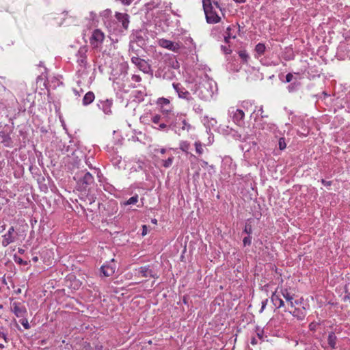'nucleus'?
<instances>
[{
	"label": "nucleus",
	"instance_id": "obj_1",
	"mask_svg": "<svg viewBox=\"0 0 350 350\" xmlns=\"http://www.w3.org/2000/svg\"><path fill=\"white\" fill-rule=\"evenodd\" d=\"M216 83L210 79L207 75H204L199 81H196L194 94L203 100H208L213 98L216 91Z\"/></svg>",
	"mask_w": 350,
	"mask_h": 350
},
{
	"label": "nucleus",
	"instance_id": "obj_2",
	"mask_svg": "<svg viewBox=\"0 0 350 350\" xmlns=\"http://www.w3.org/2000/svg\"><path fill=\"white\" fill-rule=\"evenodd\" d=\"M88 49L86 46H81L76 53L77 71V75L79 77L84 79L89 73L90 65L88 63L87 53Z\"/></svg>",
	"mask_w": 350,
	"mask_h": 350
},
{
	"label": "nucleus",
	"instance_id": "obj_3",
	"mask_svg": "<svg viewBox=\"0 0 350 350\" xmlns=\"http://www.w3.org/2000/svg\"><path fill=\"white\" fill-rule=\"evenodd\" d=\"M168 127L178 135H180L184 131L189 132L193 129L187 122L184 114H177L170 120Z\"/></svg>",
	"mask_w": 350,
	"mask_h": 350
},
{
	"label": "nucleus",
	"instance_id": "obj_4",
	"mask_svg": "<svg viewBox=\"0 0 350 350\" xmlns=\"http://www.w3.org/2000/svg\"><path fill=\"white\" fill-rule=\"evenodd\" d=\"M202 6L208 23L215 24L220 21L221 18L215 11V8L221 10L217 2L212 3L211 0H202Z\"/></svg>",
	"mask_w": 350,
	"mask_h": 350
},
{
	"label": "nucleus",
	"instance_id": "obj_5",
	"mask_svg": "<svg viewBox=\"0 0 350 350\" xmlns=\"http://www.w3.org/2000/svg\"><path fill=\"white\" fill-rule=\"evenodd\" d=\"M74 179L77 182V187L81 190L84 191L94 182L93 176L89 172L86 171H82L76 174L74 176Z\"/></svg>",
	"mask_w": 350,
	"mask_h": 350
},
{
	"label": "nucleus",
	"instance_id": "obj_6",
	"mask_svg": "<svg viewBox=\"0 0 350 350\" xmlns=\"http://www.w3.org/2000/svg\"><path fill=\"white\" fill-rule=\"evenodd\" d=\"M170 117L165 115L155 114L151 117V121L154 124L153 127L160 131H165L169 129Z\"/></svg>",
	"mask_w": 350,
	"mask_h": 350
},
{
	"label": "nucleus",
	"instance_id": "obj_7",
	"mask_svg": "<svg viewBox=\"0 0 350 350\" xmlns=\"http://www.w3.org/2000/svg\"><path fill=\"white\" fill-rule=\"evenodd\" d=\"M172 86L180 98L186 100L189 104H193V98L191 96L190 92L187 91L182 84L179 83H173Z\"/></svg>",
	"mask_w": 350,
	"mask_h": 350
},
{
	"label": "nucleus",
	"instance_id": "obj_8",
	"mask_svg": "<svg viewBox=\"0 0 350 350\" xmlns=\"http://www.w3.org/2000/svg\"><path fill=\"white\" fill-rule=\"evenodd\" d=\"M18 234L16 232H15V229L14 226H11L9 228L8 232L2 236V241L1 245L3 247H5L8 245L16 242L18 239Z\"/></svg>",
	"mask_w": 350,
	"mask_h": 350
},
{
	"label": "nucleus",
	"instance_id": "obj_9",
	"mask_svg": "<svg viewBox=\"0 0 350 350\" xmlns=\"http://www.w3.org/2000/svg\"><path fill=\"white\" fill-rule=\"evenodd\" d=\"M229 114L232 121L238 126H243L245 124V113L243 110L232 107L229 110Z\"/></svg>",
	"mask_w": 350,
	"mask_h": 350
},
{
	"label": "nucleus",
	"instance_id": "obj_10",
	"mask_svg": "<svg viewBox=\"0 0 350 350\" xmlns=\"http://www.w3.org/2000/svg\"><path fill=\"white\" fill-rule=\"evenodd\" d=\"M11 311L18 318L25 317L27 314V310L25 306L21 302L14 301L11 304Z\"/></svg>",
	"mask_w": 350,
	"mask_h": 350
},
{
	"label": "nucleus",
	"instance_id": "obj_11",
	"mask_svg": "<svg viewBox=\"0 0 350 350\" xmlns=\"http://www.w3.org/2000/svg\"><path fill=\"white\" fill-rule=\"evenodd\" d=\"M104 38V33L100 29H95L90 38V43L94 47H98L103 43Z\"/></svg>",
	"mask_w": 350,
	"mask_h": 350
},
{
	"label": "nucleus",
	"instance_id": "obj_12",
	"mask_svg": "<svg viewBox=\"0 0 350 350\" xmlns=\"http://www.w3.org/2000/svg\"><path fill=\"white\" fill-rule=\"evenodd\" d=\"M158 42L160 46L169 49L173 52H178L180 48L178 43L173 42L166 39H160Z\"/></svg>",
	"mask_w": 350,
	"mask_h": 350
},
{
	"label": "nucleus",
	"instance_id": "obj_13",
	"mask_svg": "<svg viewBox=\"0 0 350 350\" xmlns=\"http://www.w3.org/2000/svg\"><path fill=\"white\" fill-rule=\"evenodd\" d=\"M100 269L104 276H111L115 273L116 269V265L114 263V260L112 259L110 262L103 265Z\"/></svg>",
	"mask_w": 350,
	"mask_h": 350
},
{
	"label": "nucleus",
	"instance_id": "obj_14",
	"mask_svg": "<svg viewBox=\"0 0 350 350\" xmlns=\"http://www.w3.org/2000/svg\"><path fill=\"white\" fill-rule=\"evenodd\" d=\"M138 273L142 275V276L147 278L150 277L153 278H157V273L153 270L150 265H146L139 268Z\"/></svg>",
	"mask_w": 350,
	"mask_h": 350
},
{
	"label": "nucleus",
	"instance_id": "obj_15",
	"mask_svg": "<svg viewBox=\"0 0 350 350\" xmlns=\"http://www.w3.org/2000/svg\"><path fill=\"white\" fill-rule=\"evenodd\" d=\"M113 100L111 99H106L105 100H99L97 105L105 114L110 115L112 112L111 107Z\"/></svg>",
	"mask_w": 350,
	"mask_h": 350
},
{
	"label": "nucleus",
	"instance_id": "obj_16",
	"mask_svg": "<svg viewBox=\"0 0 350 350\" xmlns=\"http://www.w3.org/2000/svg\"><path fill=\"white\" fill-rule=\"evenodd\" d=\"M239 28V26L237 27L236 25H232L227 27L226 35L224 36V40L226 43L229 42L230 39L236 38Z\"/></svg>",
	"mask_w": 350,
	"mask_h": 350
},
{
	"label": "nucleus",
	"instance_id": "obj_17",
	"mask_svg": "<svg viewBox=\"0 0 350 350\" xmlns=\"http://www.w3.org/2000/svg\"><path fill=\"white\" fill-rule=\"evenodd\" d=\"M281 295L286 299V301L288 303V305L291 308H294L295 304H298V301H293L294 295H291L287 288H281L280 289Z\"/></svg>",
	"mask_w": 350,
	"mask_h": 350
},
{
	"label": "nucleus",
	"instance_id": "obj_18",
	"mask_svg": "<svg viewBox=\"0 0 350 350\" xmlns=\"http://www.w3.org/2000/svg\"><path fill=\"white\" fill-rule=\"evenodd\" d=\"M116 18L119 23H121L124 30H126L129 24V16L126 13L116 12Z\"/></svg>",
	"mask_w": 350,
	"mask_h": 350
},
{
	"label": "nucleus",
	"instance_id": "obj_19",
	"mask_svg": "<svg viewBox=\"0 0 350 350\" xmlns=\"http://www.w3.org/2000/svg\"><path fill=\"white\" fill-rule=\"evenodd\" d=\"M271 301L276 308H280L284 306V302L281 299L280 295L275 291L271 297Z\"/></svg>",
	"mask_w": 350,
	"mask_h": 350
},
{
	"label": "nucleus",
	"instance_id": "obj_20",
	"mask_svg": "<svg viewBox=\"0 0 350 350\" xmlns=\"http://www.w3.org/2000/svg\"><path fill=\"white\" fill-rule=\"evenodd\" d=\"M289 313L291 314L294 317L297 318L298 320H303L306 315L304 307L302 308H295L293 310L289 311Z\"/></svg>",
	"mask_w": 350,
	"mask_h": 350
},
{
	"label": "nucleus",
	"instance_id": "obj_21",
	"mask_svg": "<svg viewBox=\"0 0 350 350\" xmlns=\"http://www.w3.org/2000/svg\"><path fill=\"white\" fill-rule=\"evenodd\" d=\"M94 98H95V95H94V92L90 91L84 95V96L83 98L82 103L84 106H87V105L91 104L94 101Z\"/></svg>",
	"mask_w": 350,
	"mask_h": 350
},
{
	"label": "nucleus",
	"instance_id": "obj_22",
	"mask_svg": "<svg viewBox=\"0 0 350 350\" xmlns=\"http://www.w3.org/2000/svg\"><path fill=\"white\" fill-rule=\"evenodd\" d=\"M140 70L144 73H149L151 71L150 64L144 59H142L137 67Z\"/></svg>",
	"mask_w": 350,
	"mask_h": 350
},
{
	"label": "nucleus",
	"instance_id": "obj_23",
	"mask_svg": "<svg viewBox=\"0 0 350 350\" xmlns=\"http://www.w3.org/2000/svg\"><path fill=\"white\" fill-rule=\"evenodd\" d=\"M336 341H337V337H336V334L334 332H330L328 334L327 342L332 349H334L336 348Z\"/></svg>",
	"mask_w": 350,
	"mask_h": 350
},
{
	"label": "nucleus",
	"instance_id": "obj_24",
	"mask_svg": "<svg viewBox=\"0 0 350 350\" xmlns=\"http://www.w3.org/2000/svg\"><path fill=\"white\" fill-rule=\"evenodd\" d=\"M161 111L163 113V115H165V116H170V120L175 116V115L172 112V107L171 105L168 106V107H166V106H164L163 107H161Z\"/></svg>",
	"mask_w": 350,
	"mask_h": 350
},
{
	"label": "nucleus",
	"instance_id": "obj_25",
	"mask_svg": "<svg viewBox=\"0 0 350 350\" xmlns=\"http://www.w3.org/2000/svg\"><path fill=\"white\" fill-rule=\"evenodd\" d=\"M179 148L186 153H188V150L190 148V143L187 141H180L179 143Z\"/></svg>",
	"mask_w": 350,
	"mask_h": 350
},
{
	"label": "nucleus",
	"instance_id": "obj_26",
	"mask_svg": "<svg viewBox=\"0 0 350 350\" xmlns=\"http://www.w3.org/2000/svg\"><path fill=\"white\" fill-rule=\"evenodd\" d=\"M265 49L266 46L262 43H258L255 47V51L259 55H262L265 53Z\"/></svg>",
	"mask_w": 350,
	"mask_h": 350
},
{
	"label": "nucleus",
	"instance_id": "obj_27",
	"mask_svg": "<svg viewBox=\"0 0 350 350\" xmlns=\"http://www.w3.org/2000/svg\"><path fill=\"white\" fill-rule=\"evenodd\" d=\"M174 156L170 155V156L167 158V159L162 160V162H163V166L165 168H168V167H170L172 165V163H173V161H174Z\"/></svg>",
	"mask_w": 350,
	"mask_h": 350
},
{
	"label": "nucleus",
	"instance_id": "obj_28",
	"mask_svg": "<svg viewBox=\"0 0 350 350\" xmlns=\"http://www.w3.org/2000/svg\"><path fill=\"white\" fill-rule=\"evenodd\" d=\"M238 53H239V56L243 60V62L244 63H247L250 58V56H249L248 53L246 52V51H245V50L239 51Z\"/></svg>",
	"mask_w": 350,
	"mask_h": 350
},
{
	"label": "nucleus",
	"instance_id": "obj_29",
	"mask_svg": "<svg viewBox=\"0 0 350 350\" xmlns=\"http://www.w3.org/2000/svg\"><path fill=\"white\" fill-rule=\"evenodd\" d=\"M194 146L197 154H202L204 152L203 145L200 141L196 142Z\"/></svg>",
	"mask_w": 350,
	"mask_h": 350
},
{
	"label": "nucleus",
	"instance_id": "obj_30",
	"mask_svg": "<svg viewBox=\"0 0 350 350\" xmlns=\"http://www.w3.org/2000/svg\"><path fill=\"white\" fill-rule=\"evenodd\" d=\"M157 105H160L161 107L164 106L168 107L170 105V100L165 98H159L157 100Z\"/></svg>",
	"mask_w": 350,
	"mask_h": 350
},
{
	"label": "nucleus",
	"instance_id": "obj_31",
	"mask_svg": "<svg viewBox=\"0 0 350 350\" xmlns=\"http://www.w3.org/2000/svg\"><path fill=\"white\" fill-rule=\"evenodd\" d=\"M138 202V196L135 195L134 196L131 197L128 200L124 202V205H131L135 204Z\"/></svg>",
	"mask_w": 350,
	"mask_h": 350
},
{
	"label": "nucleus",
	"instance_id": "obj_32",
	"mask_svg": "<svg viewBox=\"0 0 350 350\" xmlns=\"http://www.w3.org/2000/svg\"><path fill=\"white\" fill-rule=\"evenodd\" d=\"M253 113H256V116H260L262 118L268 117L267 115L264 114L262 105H260L257 110L254 109Z\"/></svg>",
	"mask_w": 350,
	"mask_h": 350
},
{
	"label": "nucleus",
	"instance_id": "obj_33",
	"mask_svg": "<svg viewBox=\"0 0 350 350\" xmlns=\"http://www.w3.org/2000/svg\"><path fill=\"white\" fill-rule=\"evenodd\" d=\"M193 106V109L197 113H202V108L200 105H198L196 103H194V100L193 101V104H190Z\"/></svg>",
	"mask_w": 350,
	"mask_h": 350
},
{
	"label": "nucleus",
	"instance_id": "obj_34",
	"mask_svg": "<svg viewBox=\"0 0 350 350\" xmlns=\"http://www.w3.org/2000/svg\"><path fill=\"white\" fill-rule=\"evenodd\" d=\"M298 86H299L298 83H293L288 85L287 89L289 92H293L297 90Z\"/></svg>",
	"mask_w": 350,
	"mask_h": 350
},
{
	"label": "nucleus",
	"instance_id": "obj_35",
	"mask_svg": "<svg viewBox=\"0 0 350 350\" xmlns=\"http://www.w3.org/2000/svg\"><path fill=\"white\" fill-rule=\"evenodd\" d=\"M278 146H279V148L280 150H283L286 148V144L285 142V139L284 137H280L279 139V142H278Z\"/></svg>",
	"mask_w": 350,
	"mask_h": 350
},
{
	"label": "nucleus",
	"instance_id": "obj_36",
	"mask_svg": "<svg viewBox=\"0 0 350 350\" xmlns=\"http://www.w3.org/2000/svg\"><path fill=\"white\" fill-rule=\"evenodd\" d=\"M3 139L2 141V143H3L5 146H10L11 142L10 137L8 135H5V133L3 134Z\"/></svg>",
	"mask_w": 350,
	"mask_h": 350
},
{
	"label": "nucleus",
	"instance_id": "obj_37",
	"mask_svg": "<svg viewBox=\"0 0 350 350\" xmlns=\"http://www.w3.org/2000/svg\"><path fill=\"white\" fill-rule=\"evenodd\" d=\"M243 232L246 233L248 236H251L252 233V227L250 224H246L243 229Z\"/></svg>",
	"mask_w": 350,
	"mask_h": 350
},
{
	"label": "nucleus",
	"instance_id": "obj_38",
	"mask_svg": "<svg viewBox=\"0 0 350 350\" xmlns=\"http://www.w3.org/2000/svg\"><path fill=\"white\" fill-rule=\"evenodd\" d=\"M252 236H247L243 239V243L244 246H250L252 244Z\"/></svg>",
	"mask_w": 350,
	"mask_h": 350
},
{
	"label": "nucleus",
	"instance_id": "obj_39",
	"mask_svg": "<svg viewBox=\"0 0 350 350\" xmlns=\"http://www.w3.org/2000/svg\"><path fill=\"white\" fill-rule=\"evenodd\" d=\"M20 322L26 329L30 328L28 320L26 318L23 317L22 319L20 320Z\"/></svg>",
	"mask_w": 350,
	"mask_h": 350
},
{
	"label": "nucleus",
	"instance_id": "obj_40",
	"mask_svg": "<svg viewBox=\"0 0 350 350\" xmlns=\"http://www.w3.org/2000/svg\"><path fill=\"white\" fill-rule=\"evenodd\" d=\"M0 338H3L5 342H8L9 340L7 336V334L3 332V327L0 328Z\"/></svg>",
	"mask_w": 350,
	"mask_h": 350
},
{
	"label": "nucleus",
	"instance_id": "obj_41",
	"mask_svg": "<svg viewBox=\"0 0 350 350\" xmlns=\"http://www.w3.org/2000/svg\"><path fill=\"white\" fill-rule=\"evenodd\" d=\"M142 59L138 57H133L131 58V62L135 64L137 67H138L139 64L142 61Z\"/></svg>",
	"mask_w": 350,
	"mask_h": 350
},
{
	"label": "nucleus",
	"instance_id": "obj_42",
	"mask_svg": "<svg viewBox=\"0 0 350 350\" xmlns=\"http://www.w3.org/2000/svg\"><path fill=\"white\" fill-rule=\"evenodd\" d=\"M135 98H138L139 100H143V97L144 95L143 92H142L141 91H135Z\"/></svg>",
	"mask_w": 350,
	"mask_h": 350
},
{
	"label": "nucleus",
	"instance_id": "obj_43",
	"mask_svg": "<svg viewBox=\"0 0 350 350\" xmlns=\"http://www.w3.org/2000/svg\"><path fill=\"white\" fill-rule=\"evenodd\" d=\"M267 302H268V299H265V300H263L261 302V308L260 310V313H262L263 312V310H265V308H266Z\"/></svg>",
	"mask_w": 350,
	"mask_h": 350
},
{
	"label": "nucleus",
	"instance_id": "obj_44",
	"mask_svg": "<svg viewBox=\"0 0 350 350\" xmlns=\"http://www.w3.org/2000/svg\"><path fill=\"white\" fill-rule=\"evenodd\" d=\"M321 183L325 186V187H329L332 185V182L329 180H325L324 179L321 180Z\"/></svg>",
	"mask_w": 350,
	"mask_h": 350
},
{
	"label": "nucleus",
	"instance_id": "obj_45",
	"mask_svg": "<svg viewBox=\"0 0 350 350\" xmlns=\"http://www.w3.org/2000/svg\"><path fill=\"white\" fill-rule=\"evenodd\" d=\"M221 50L224 52L226 54H230L232 51L229 47L221 46Z\"/></svg>",
	"mask_w": 350,
	"mask_h": 350
},
{
	"label": "nucleus",
	"instance_id": "obj_46",
	"mask_svg": "<svg viewBox=\"0 0 350 350\" xmlns=\"http://www.w3.org/2000/svg\"><path fill=\"white\" fill-rule=\"evenodd\" d=\"M293 74L292 73H288L286 75V83L291 82L293 80Z\"/></svg>",
	"mask_w": 350,
	"mask_h": 350
},
{
	"label": "nucleus",
	"instance_id": "obj_47",
	"mask_svg": "<svg viewBox=\"0 0 350 350\" xmlns=\"http://www.w3.org/2000/svg\"><path fill=\"white\" fill-rule=\"evenodd\" d=\"M132 80L135 82H140L142 80V78L139 75H133L132 76Z\"/></svg>",
	"mask_w": 350,
	"mask_h": 350
},
{
	"label": "nucleus",
	"instance_id": "obj_48",
	"mask_svg": "<svg viewBox=\"0 0 350 350\" xmlns=\"http://www.w3.org/2000/svg\"><path fill=\"white\" fill-rule=\"evenodd\" d=\"M232 163V159L230 157H226L223 160V165H230Z\"/></svg>",
	"mask_w": 350,
	"mask_h": 350
},
{
	"label": "nucleus",
	"instance_id": "obj_49",
	"mask_svg": "<svg viewBox=\"0 0 350 350\" xmlns=\"http://www.w3.org/2000/svg\"><path fill=\"white\" fill-rule=\"evenodd\" d=\"M73 92L75 96L79 97L81 96V94L83 92V90L81 88L80 90H77V89H73Z\"/></svg>",
	"mask_w": 350,
	"mask_h": 350
},
{
	"label": "nucleus",
	"instance_id": "obj_50",
	"mask_svg": "<svg viewBox=\"0 0 350 350\" xmlns=\"http://www.w3.org/2000/svg\"><path fill=\"white\" fill-rule=\"evenodd\" d=\"M257 336L260 340H262L263 338V330H258Z\"/></svg>",
	"mask_w": 350,
	"mask_h": 350
},
{
	"label": "nucleus",
	"instance_id": "obj_51",
	"mask_svg": "<svg viewBox=\"0 0 350 350\" xmlns=\"http://www.w3.org/2000/svg\"><path fill=\"white\" fill-rule=\"evenodd\" d=\"M124 5H129L131 3V0H120Z\"/></svg>",
	"mask_w": 350,
	"mask_h": 350
},
{
	"label": "nucleus",
	"instance_id": "obj_52",
	"mask_svg": "<svg viewBox=\"0 0 350 350\" xmlns=\"http://www.w3.org/2000/svg\"><path fill=\"white\" fill-rule=\"evenodd\" d=\"M142 234L143 236H145L147 234V227L145 225L143 226V230Z\"/></svg>",
	"mask_w": 350,
	"mask_h": 350
},
{
	"label": "nucleus",
	"instance_id": "obj_53",
	"mask_svg": "<svg viewBox=\"0 0 350 350\" xmlns=\"http://www.w3.org/2000/svg\"><path fill=\"white\" fill-rule=\"evenodd\" d=\"M154 151L155 152H159L161 154H164V153L166 152V149L165 148H161V149L155 150Z\"/></svg>",
	"mask_w": 350,
	"mask_h": 350
},
{
	"label": "nucleus",
	"instance_id": "obj_54",
	"mask_svg": "<svg viewBox=\"0 0 350 350\" xmlns=\"http://www.w3.org/2000/svg\"><path fill=\"white\" fill-rule=\"evenodd\" d=\"M90 16H91V19H92V21H94V20H95V18H96V13H94V12H90Z\"/></svg>",
	"mask_w": 350,
	"mask_h": 350
},
{
	"label": "nucleus",
	"instance_id": "obj_55",
	"mask_svg": "<svg viewBox=\"0 0 350 350\" xmlns=\"http://www.w3.org/2000/svg\"><path fill=\"white\" fill-rule=\"evenodd\" d=\"M236 3H245L246 1V0H234Z\"/></svg>",
	"mask_w": 350,
	"mask_h": 350
},
{
	"label": "nucleus",
	"instance_id": "obj_56",
	"mask_svg": "<svg viewBox=\"0 0 350 350\" xmlns=\"http://www.w3.org/2000/svg\"><path fill=\"white\" fill-rule=\"evenodd\" d=\"M251 343H252V345H255V344H256V343H257V340H256V339L255 338H253L252 339V340H251Z\"/></svg>",
	"mask_w": 350,
	"mask_h": 350
},
{
	"label": "nucleus",
	"instance_id": "obj_57",
	"mask_svg": "<svg viewBox=\"0 0 350 350\" xmlns=\"http://www.w3.org/2000/svg\"><path fill=\"white\" fill-rule=\"evenodd\" d=\"M18 252H19V253H21V254H23L24 250H22V249H19V250H18Z\"/></svg>",
	"mask_w": 350,
	"mask_h": 350
},
{
	"label": "nucleus",
	"instance_id": "obj_58",
	"mask_svg": "<svg viewBox=\"0 0 350 350\" xmlns=\"http://www.w3.org/2000/svg\"><path fill=\"white\" fill-rule=\"evenodd\" d=\"M5 347L4 345L0 344V348L3 349Z\"/></svg>",
	"mask_w": 350,
	"mask_h": 350
},
{
	"label": "nucleus",
	"instance_id": "obj_59",
	"mask_svg": "<svg viewBox=\"0 0 350 350\" xmlns=\"http://www.w3.org/2000/svg\"><path fill=\"white\" fill-rule=\"evenodd\" d=\"M33 260L34 261H37V260H38V258H37V257H34V258H33Z\"/></svg>",
	"mask_w": 350,
	"mask_h": 350
},
{
	"label": "nucleus",
	"instance_id": "obj_60",
	"mask_svg": "<svg viewBox=\"0 0 350 350\" xmlns=\"http://www.w3.org/2000/svg\"><path fill=\"white\" fill-rule=\"evenodd\" d=\"M241 138V135H237V139H240Z\"/></svg>",
	"mask_w": 350,
	"mask_h": 350
},
{
	"label": "nucleus",
	"instance_id": "obj_61",
	"mask_svg": "<svg viewBox=\"0 0 350 350\" xmlns=\"http://www.w3.org/2000/svg\"><path fill=\"white\" fill-rule=\"evenodd\" d=\"M86 164H88V167H90V163L86 162Z\"/></svg>",
	"mask_w": 350,
	"mask_h": 350
},
{
	"label": "nucleus",
	"instance_id": "obj_62",
	"mask_svg": "<svg viewBox=\"0 0 350 350\" xmlns=\"http://www.w3.org/2000/svg\"><path fill=\"white\" fill-rule=\"evenodd\" d=\"M86 164H88V167H90V163L86 162Z\"/></svg>",
	"mask_w": 350,
	"mask_h": 350
},
{
	"label": "nucleus",
	"instance_id": "obj_63",
	"mask_svg": "<svg viewBox=\"0 0 350 350\" xmlns=\"http://www.w3.org/2000/svg\"><path fill=\"white\" fill-rule=\"evenodd\" d=\"M86 164H88V167H90V163L86 162Z\"/></svg>",
	"mask_w": 350,
	"mask_h": 350
},
{
	"label": "nucleus",
	"instance_id": "obj_64",
	"mask_svg": "<svg viewBox=\"0 0 350 350\" xmlns=\"http://www.w3.org/2000/svg\"><path fill=\"white\" fill-rule=\"evenodd\" d=\"M2 308H3V305H2V304H1V305H0V309H2Z\"/></svg>",
	"mask_w": 350,
	"mask_h": 350
}]
</instances>
